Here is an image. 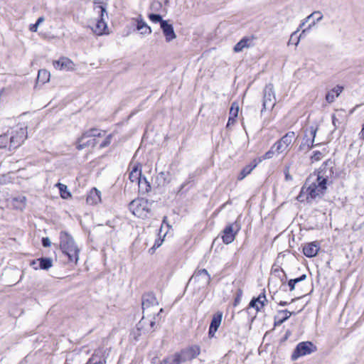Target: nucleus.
Listing matches in <instances>:
<instances>
[{"instance_id": "nucleus-26", "label": "nucleus", "mask_w": 364, "mask_h": 364, "mask_svg": "<svg viewBox=\"0 0 364 364\" xmlns=\"http://www.w3.org/2000/svg\"><path fill=\"white\" fill-rule=\"evenodd\" d=\"M251 42L252 38L244 37L234 46L233 50L235 53L241 52L244 48H250L251 46Z\"/></svg>"}, {"instance_id": "nucleus-29", "label": "nucleus", "mask_w": 364, "mask_h": 364, "mask_svg": "<svg viewBox=\"0 0 364 364\" xmlns=\"http://www.w3.org/2000/svg\"><path fill=\"white\" fill-rule=\"evenodd\" d=\"M259 301H267L266 294H265V290L263 289L262 292L257 296V297H253L250 304H249V308H253L256 310L257 312L259 311V309L258 308V304H256V302Z\"/></svg>"}, {"instance_id": "nucleus-49", "label": "nucleus", "mask_w": 364, "mask_h": 364, "mask_svg": "<svg viewBox=\"0 0 364 364\" xmlns=\"http://www.w3.org/2000/svg\"><path fill=\"white\" fill-rule=\"evenodd\" d=\"M312 17H315L316 21L318 22L322 19L323 15L320 11H314L311 14H310L308 17L306 18V21H309Z\"/></svg>"}, {"instance_id": "nucleus-55", "label": "nucleus", "mask_w": 364, "mask_h": 364, "mask_svg": "<svg viewBox=\"0 0 364 364\" xmlns=\"http://www.w3.org/2000/svg\"><path fill=\"white\" fill-rule=\"evenodd\" d=\"M306 277H307L306 274H303L300 277H299L297 278H295V279H292L295 281V284H296L297 283L301 282L305 280L306 279Z\"/></svg>"}, {"instance_id": "nucleus-62", "label": "nucleus", "mask_w": 364, "mask_h": 364, "mask_svg": "<svg viewBox=\"0 0 364 364\" xmlns=\"http://www.w3.org/2000/svg\"><path fill=\"white\" fill-rule=\"evenodd\" d=\"M359 136L360 139L364 140V124H363L362 129L359 133Z\"/></svg>"}, {"instance_id": "nucleus-8", "label": "nucleus", "mask_w": 364, "mask_h": 364, "mask_svg": "<svg viewBox=\"0 0 364 364\" xmlns=\"http://www.w3.org/2000/svg\"><path fill=\"white\" fill-rule=\"evenodd\" d=\"M210 282V276L205 269H197L190 278L188 283L198 284V288L207 287Z\"/></svg>"}, {"instance_id": "nucleus-22", "label": "nucleus", "mask_w": 364, "mask_h": 364, "mask_svg": "<svg viewBox=\"0 0 364 364\" xmlns=\"http://www.w3.org/2000/svg\"><path fill=\"white\" fill-rule=\"evenodd\" d=\"M87 203L89 205H96L101 201L100 191L93 188L88 193L86 198Z\"/></svg>"}, {"instance_id": "nucleus-41", "label": "nucleus", "mask_w": 364, "mask_h": 364, "mask_svg": "<svg viewBox=\"0 0 364 364\" xmlns=\"http://www.w3.org/2000/svg\"><path fill=\"white\" fill-rule=\"evenodd\" d=\"M149 18L153 23H160V26H161V22L166 21V20H163L162 16L158 14H150L149 15Z\"/></svg>"}, {"instance_id": "nucleus-35", "label": "nucleus", "mask_w": 364, "mask_h": 364, "mask_svg": "<svg viewBox=\"0 0 364 364\" xmlns=\"http://www.w3.org/2000/svg\"><path fill=\"white\" fill-rule=\"evenodd\" d=\"M26 198L25 196H19L12 200V204L16 209L22 210L26 206Z\"/></svg>"}, {"instance_id": "nucleus-33", "label": "nucleus", "mask_w": 364, "mask_h": 364, "mask_svg": "<svg viewBox=\"0 0 364 364\" xmlns=\"http://www.w3.org/2000/svg\"><path fill=\"white\" fill-rule=\"evenodd\" d=\"M142 177L141 170L137 166L133 167L129 173V178L132 182H138Z\"/></svg>"}, {"instance_id": "nucleus-50", "label": "nucleus", "mask_w": 364, "mask_h": 364, "mask_svg": "<svg viewBox=\"0 0 364 364\" xmlns=\"http://www.w3.org/2000/svg\"><path fill=\"white\" fill-rule=\"evenodd\" d=\"M41 242H42V245L44 247H50V245H51V242H50V240L49 239V237H43L42 238V240H41Z\"/></svg>"}, {"instance_id": "nucleus-58", "label": "nucleus", "mask_w": 364, "mask_h": 364, "mask_svg": "<svg viewBox=\"0 0 364 364\" xmlns=\"http://www.w3.org/2000/svg\"><path fill=\"white\" fill-rule=\"evenodd\" d=\"M8 139H9V136L7 134L1 135L0 136V142L1 144L3 143H7Z\"/></svg>"}, {"instance_id": "nucleus-57", "label": "nucleus", "mask_w": 364, "mask_h": 364, "mask_svg": "<svg viewBox=\"0 0 364 364\" xmlns=\"http://www.w3.org/2000/svg\"><path fill=\"white\" fill-rule=\"evenodd\" d=\"M304 188L303 187L301 190V192L299 194V196H297L296 199L300 201V202H303L304 200Z\"/></svg>"}, {"instance_id": "nucleus-63", "label": "nucleus", "mask_w": 364, "mask_h": 364, "mask_svg": "<svg viewBox=\"0 0 364 364\" xmlns=\"http://www.w3.org/2000/svg\"><path fill=\"white\" fill-rule=\"evenodd\" d=\"M289 304V302L287 301H281L279 303V306H287Z\"/></svg>"}, {"instance_id": "nucleus-28", "label": "nucleus", "mask_w": 364, "mask_h": 364, "mask_svg": "<svg viewBox=\"0 0 364 364\" xmlns=\"http://www.w3.org/2000/svg\"><path fill=\"white\" fill-rule=\"evenodd\" d=\"M137 183L140 193L144 194L150 191L151 185L145 176H142Z\"/></svg>"}, {"instance_id": "nucleus-21", "label": "nucleus", "mask_w": 364, "mask_h": 364, "mask_svg": "<svg viewBox=\"0 0 364 364\" xmlns=\"http://www.w3.org/2000/svg\"><path fill=\"white\" fill-rule=\"evenodd\" d=\"M258 164L259 161H257V159H253L248 165L245 166L241 170L240 174L237 176V180H243L246 176L251 173L253 169L255 168Z\"/></svg>"}, {"instance_id": "nucleus-1", "label": "nucleus", "mask_w": 364, "mask_h": 364, "mask_svg": "<svg viewBox=\"0 0 364 364\" xmlns=\"http://www.w3.org/2000/svg\"><path fill=\"white\" fill-rule=\"evenodd\" d=\"M153 202L145 198H136L129 204V209L136 217L146 218L151 211Z\"/></svg>"}, {"instance_id": "nucleus-12", "label": "nucleus", "mask_w": 364, "mask_h": 364, "mask_svg": "<svg viewBox=\"0 0 364 364\" xmlns=\"http://www.w3.org/2000/svg\"><path fill=\"white\" fill-rule=\"evenodd\" d=\"M93 10L97 15V19L107 20L108 14L107 11V4L101 2L99 0H94Z\"/></svg>"}, {"instance_id": "nucleus-2", "label": "nucleus", "mask_w": 364, "mask_h": 364, "mask_svg": "<svg viewBox=\"0 0 364 364\" xmlns=\"http://www.w3.org/2000/svg\"><path fill=\"white\" fill-rule=\"evenodd\" d=\"M334 163L331 159L324 161L319 168L317 173L316 181H318V186L322 189H326V184L329 178L334 174Z\"/></svg>"}, {"instance_id": "nucleus-52", "label": "nucleus", "mask_w": 364, "mask_h": 364, "mask_svg": "<svg viewBox=\"0 0 364 364\" xmlns=\"http://www.w3.org/2000/svg\"><path fill=\"white\" fill-rule=\"evenodd\" d=\"M284 172L286 181H291L293 179L292 176L289 173V167H286L284 168Z\"/></svg>"}, {"instance_id": "nucleus-53", "label": "nucleus", "mask_w": 364, "mask_h": 364, "mask_svg": "<svg viewBox=\"0 0 364 364\" xmlns=\"http://www.w3.org/2000/svg\"><path fill=\"white\" fill-rule=\"evenodd\" d=\"M163 242V240L161 238H158L155 240L154 245L151 248V250H156V248L159 247Z\"/></svg>"}, {"instance_id": "nucleus-5", "label": "nucleus", "mask_w": 364, "mask_h": 364, "mask_svg": "<svg viewBox=\"0 0 364 364\" xmlns=\"http://www.w3.org/2000/svg\"><path fill=\"white\" fill-rule=\"evenodd\" d=\"M317 350L316 346L311 341H303L299 343L295 350L291 355L293 360H296L298 358L309 355Z\"/></svg>"}, {"instance_id": "nucleus-14", "label": "nucleus", "mask_w": 364, "mask_h": 364, "mask_svg": "<svg viewBox=\"0 0 364 364\" xmlns=\"http://www.w3.org/2000/svg\"><path fill=\"white\" fill-rule=\"evenodd\" d=\"M326 189H322L320 186H318V181L312 183L307 188H306V200H309V198L315 199L317 196H319V193H323Z\"/></svg>"}, {"instance_id": "nucleus-30", "label": "nucleus", "mask_w": 364, "mask_h": 364, "mask_svg": "<svg viewBox=\"0 0 364 364\" xmlns=\"http://www.w3.org/2000/svg\"><path fill=\"white\" fill-rule=\"evenodd\" d=\"M136 29L141 31V34H150L151 33V27L142 19L139 18L136 20Z\"/></svg>"}, {"instance_id": "nucleus-51", "label": "nucleus", "mask_w": 364, "mask_h": 364, "mask_svg": "<svg viewBox=\"0 0 364 364\" xmlns=\"http://www.w3.org/2000/svg\"><path fill=\"white\" fill-rule=\"evenodd\" d=\"M299 29H297L296 31L291 33L290 38L289 40L288 44H294V42L296 41V37H298L296 36V33H298Z\"/></svg>"}, {"instance_id": "nucleus-15", "label": "nucleus", "mask_w": 364, "mask_h": 364, "mask_svg": "<svg viewBox=\"0 0 364 364\" xmlns=\"http://www.w3.org/2000/svg\"><path fill=\"white\" fill-rule=\"evenodd\" d=\"M161 28L167 42H170L176 38L173 25L168 23L167 21L161 22Z\"/></svg>"}, {"instance_id": "nucleus-11", "label": "nucleus", "mask_w": 364, "mask_h": 364, "mask_svg": "<svg viewBox=\"0 0 364 364\" xmlns=\"http://www.w3.org/2000/svg\"><path fill=\"white\" fill-rule=\"evenodd\" d=\"M26 129L23 128H19L16 131V134L11 135L9 137L10 148L16 149L18 147L26 138Z\"/></svg>"}, {"instance_id": "nucleus-43", "label": "nucleus", "mask_w": 364, "mask_h": 364, "mask_svg": "<svg viewBox=\"0 0 364 364\" xmlns=\"http://www.w3.org/2000/svg\"><path fill=\"white\" fill-rule=\"evenodd\" d=\"M195 173H190L189 176H188V179L184 182L181 185V187L179 188V191H178V193H181L183 190V188L191 182L193 181H194V178H195Z\"/></svg>"}, {"instance_id": "nucleus-47", "label": "nucleus", "mask_w": 364, "mask_h": 364, "mask_svg": "<svg viewBox=\"0 0 364 364\" xmlns=\"http://www.w3.org/2000/svg\"><path fill=\"white\" fill-rule=\"evenodd\" d=\"M242 294H243V292L241 289H238L237 290L236 295H235V297L234 299V303H233L234 306H237L240 303L242 296Z\"/></svg>"}, {"instance_id": "nucleus-25", "label": "nucleus", "mask_w": 364, "mask_h": 364, "mask_svg": "<svg viewBox=\"0 0 364 364\" xmlns=\"http://www.w3.org/2000/svg\"><path fill=\"white\" fill-rule=\"evenodd\" d=\"M343 89V87L338 85L334 87L331 91L327 92L326 95V100L328 103L334 102L336 97H338L339 95L342 92Z\"/></svg>"}, {"instance_id": "nucleus-36", "label": "nucleus", "mask_w": 364, "mask_h": 364, "mask_svg": "<svg viewBox=\"0 0 364 364\" xmlns=\"http://www.w3.org/2000/svg\"><path fill=\"white\" fill-rule=\"evenodd\" d=\"M85 134H87L88 136L90 138H95L97 137H102L105 134V131H101L96 128H92L90 129L85 132H84Z\"/></svg>"}, {"instance_id": "nucleus-38", "label": "nucleus", "mask_w": 364, "mask_h": 364, "mask_svg": "<svg viewBox=\"0 0 364 364\" xmlns=\"http://www.w3.org/2000/svg\"><path fill=\"white\" fill-rule=\"evenodd\" d=\"M275 153H276L275 149H273V145H272L271 149L268 151H267L262 156L257 159V161H259V164L263 160L272 159L274 156Z\"/></svg>"}, {"instance_id": "nucleus-3", "label": "nucleus", "mask_w": 364, "mask_h": 364, "mask_svg": "<svg viewBox=\"0 0 364 364\" xmlns=\"http://www.w3.org/2000/svg\"><path fill=\"white\" fill-rule=\"evenodd\" d=\"M200 353V348L198 345H193L181 351L174 353L176 361L178 364L191 361L196 358Z\"/></svg>"}, {"instance_id": "nucleus-19", "label": "nucleus", "mask_w": 364, "mask_h": 364, "mask_svg": "<svg viewBox=\"0 0 364 364\" xmlns=\"http://www.w3.org/2000/svg\"><path fill=\"white\" fill-rule=\"evenodd\" d=\"M278 315L275 316L274 318V326H279L282 325L284 322L287 321L289 317L294 314V312H291L288 311L287 309L284 310H279L277 312Z\"/></svg>"}, {"instance_id": "nucleus-24", "label": "nucleus", "mask_w": 364, "mask_h": 364, "mask_svg": "<svg viewBox=\"0 0 364 364\" xmlns=\"http://www.w3.org/2000/svg\"><path fill=\"white\" fill-rule=\"evenodd\" d=\"M146 319L144 318V316L142 317V318L139 321V322L137 323V329L139 331H154L155 330L154 327L156 326V322L154 320H151L149 321V327L146 328L145 325L146 324Z\"/></svg>"}, {"instance_id": "nucleus-64", "label": "nucleus", "mask_w": 364, "mask_h": 364, "mask_svg": "<svg viewBox=\"0 0 364 364\" xmlns=\"http://www.w3.org/2000/svg\"><path fill=\"white\" fill-rule=\"evenodd\" d=\"M308 21H306V18L304 19V21L299 25V27L297 28L299 29V31L305 25V23L307 22Z\"/></svg>"}, {"instance_id": "nucleus-7", "label": "nucleus", "mask_w": 364, "mask_h": 364, "mask_svg": "<svg viewBox=\"0 0 364 364\" xmlns=\"http://www.w3.org/2000/svg\"><path fill=\"white\" fill-rule=\"evenodd\" d=\"M263 104L261 113L266 109H272L276 104V97L274 91V86L269 83L267 85L263 91Z\"/></svg>"}, {"instance_id": "nucleus-39", "label": "nucleus", "mask_w": 364, "mask_h": 364, "mask_svg": "<svg viewBox=\"0 0 364 364\" xmlns=\"http://www.w3.org/2000/svg\"><path fill=\"white\" fill-rule=\"evenodd\" d=\"M59 188L60 196L63 198H68V191L66 185L62 183H57L56 185Z\"/></svg>"}, {"instance_id": "nucleus-27", "label": "nucleus", "mask_w": 364, "mask_h": 364, "mask_svg": "<svg viewBox=\"0 0 364 364\" xmlns=\"http://www.w3.org/2000/svg\"><path fill=\"white\" fill-rule=\"evenodd\" d=\"M107 20L97 19L95 26L92 28L94 33L98 36L105 33V30L107 28Z\"/></svg>"}, {"instance_id": "nucleus-61", "label": "nucleus", "mask_w": 364, "mask_h": 364, "mask_svg": "<svg viewBox=\"0 0 364 364\" xmlns=\"http://www.w3.org/2000/svg\"><path fill=\"white\" fill-rule=\"evenodd\" d=\"M235 122V119H231V116L229 117L227 127H229L230 124H233Z\"/></svg>"}, {"instance_id": "nucleus-56", "label": "nucleus", "mask_w": 364, "mask_h": 364, "mask_svg": "<svg viewBox=\"0 0 364 364\" xmlns=\"http://www.w3.org/2000/svg\"><path fill=\"white\" fill-rule=\"evenodd\" d=\"M19 273H20V271L18 269H14L11 271L10 274L11 277L16 279V277L19 276ZM15 280L16 279H14V281H15Z\"/></svg>"}, {"instance_id": "nucleus-46", "label": "nucleus", "mask_w": 364, "mask_h": 364, "mask_svg": "<svg viewBox=\"0 0 364 364\" xmlns=\"http://www.w3.org/2000/svg\"><path fill=\"white\" fill-rule=\"evenodd\" d=\"M112 137L113 134H109V135H107L105 140L100 144V148L103 149L108 146L111 144Z\"/></svg>"}, {"instance_id": "nucleus-34", "label": "nucleus", "mask_w": 364, "mask_h": 364, "mask_svg": "<svg viewBox=\"0 0 364 364\" xmlns=\"http://www.w3.org/2000/svg\"><path fill=\"white\" fill-rule=\"evenodd\" d=\"M36 261L39 262V268L41 269L47 270L53 265V260L49 257H41L37 259Z\"/></svg>"}, {"instance_id": "nucleus-4", "label": "nucleus", "mask_w": 364, "mask_h": 364, "mask_svg": "<svg viewBox=\"0 0 364 364\" xmlns=\"http://www.w3.org/2000/svg\"><path fill=\"white\" fill-rule=\"evenodd\" d=\"M318 131V127L311 126L305 131L303 141L299 146V150L308 151L314 146L320 145V143L314 144L315 137Z\"/></svg>"}, {"instance_id": "nucleus-17", "label": "nucleus", "mask_w": 364, "mask_h": 364, "mask_svg": "<svg viewBox=\"0 0 364 364\" xmlns=\"http://www.w3.org/2000/svg\"><path fill=\"white\" fill-rule=\"evenodd\" d=\"M158 301L153 293H146L142 296V309L144 311L146 309L158 305Z\"/></svg>"}, {"instance_id": "nucleus-45", "label": "nucleus", "mask_w": 364, "mask_h": 364, "mask_svg": "<svg viewBox=\"0 0 364 364\" xmlns=\"http://www.w3.org/2000/svg\"><path fill=\"white\" fill-rule=\"evenodd\" d=\"M323 153L320 151H313V154L311 156V162L314 161H320L323 157Z\"/></svg>"}, {"instance_id": "nucleus-48", "label": "nucleus", "mask_w": 364, "mask_h": 364, "mask_svg": "<svg viewBox=\"0 0 364 364\" xmlns=\"http://www.w3.org/2000/svg\"><path fill=\"white\" fill-rule=\"evenodd\" d=\"M44 21V18L43 16H41L38 18V20L36 21V23L34 24H31L30 25V31H32V32H36L37 31V29H38V26Z\"/></svg>"}, {"instance_id": "nucleus-40", "label": "nucleus", "mask_w": 364, "mask_h": 364, "mask_svg": "<svg viewBox=\"0 0 364 364\" xmlns=\"http://www.w3.org/2000/svg\"><path fill=\"white\" fill-rule=\"evenodd\" d=\"M239 112V106L236 102H233L231 105L230 109V116H231V119H236L238 115Z\"/></svg>"}, {"instance_id": "nucleus-59", "label": "nucleus", "mask_w": 364, "mask_h": 364, "mask_svg": "<svg viewBox=\"0 0 364 364\" xmlns=\"http://www.w3.org/2000/svg\"><path fill=\"white\" fill-rule=\"evenodd\" d=\"M216 331H217V330H215V329L214 330L211 327H209V330H208L209 338H213L215 336V333Z\"/></svg>"}, {"instance_id": "nucleus-32", "label": "nucleus", "mask_w": 364, "mask_h": 364, "mask_svg": "<svg viewBox=\"0 0 364 364\" xmlns=\"http://www.w3.org/2000/svg\"><path fill=\"white\" fill-rule=\"evenodd\" d=\"M223 318V313L220 311L217 312L215 314L213 315V318L211 320L210 327L213 328L214 330L218 329V328L220 326L221 321Z\"/></svg>"}, {"instance_id": "nucleus-13", "label": "nucleus", "mask_w": 364, "mask_h": 364, "mask_svg": "<svg viewBox=\"0 0 364 364\" xmlns=\"http://www.w3.org/2000/svg\"><path fill=\"white\" fill-rule=\"evenodd\" d=\"M320 250L319 243L316 241L307 243L303 247V253L307 257H315Z\"/></svg>"}, {"instance_id": "nucleus-31", "label": "nucleus", "mask_w": 364, "mask_h": 364, "mask_svg": "<svg viewBox=\"0 0 364 364\" xmlns=\"http://www.w3.org/2000/svg\"><path fill=\"white\" fill-rule=\"evenodd\" d=\"M53 65L56 70H67L68 68V58L62 57L57 60H54Z\"/></svg>"}, {"instance_id": "nucleus-6", "label": "nucleus", "mask_w": 364, "mask_h": 364, "mask_svg": "<svg viewBox=\"0 0 364 364\" xmlns=\"http://www.w3.org/2000/svg\"><path fill=\"white\" fill-rule=\"evenodd\" d=\"M240 229L241 225L237 220H235L232 223L228 224L222 232L223 242L226 245L232 243L235 240V236L239 232Z\"/></svg>"}, {"instance_id": "nucleus-23", "label": "nucleus", "mask_w": 364, "mask_h": 364, "mask_svg": "<svg viewBox=\"0 0 364 364\" xmlns=\"http://www.w3.org/2000/svg\"><path fill=\"white\" fill-rule=\"evenodd\" d=\"M60 248L63 254L68 256V233L65 231L60 232Z\"/></svg>"}, {"instance_id": "nucleus-37", "label": "nucleus", "mask_w": 364, "mask_h": 364, "mask_svg": "<svg viewBox=\"0 0 364 364\" xmlns=\"http://www.w3.org/2000/svg\"><path fill=\"white\" fill-rule=\"evenodd\" d=\"M50 73L46 70H40L38 74V80L45 83L49 80Z\"/></svg>"}, {"instance_id": "nucleus-44", "label": "nucleus", "mask_w": 364, "mask_h": 364, "mask_svg": "<svg viewBox=\"0 0 364 364\" xmlns=\"http://www.w3.org/2000/svg\"><path fill=\"white\" fill-rule=\"evenodd\" d=\"M315 23H316V21H314L312 22V23H311V24H309V25L308 28H306L304 29V30L301 31V33H300V35H299L298 37H296V41L294 42V45H295V46H297V45L299 44V41H300V38H301V37H303V36H304V33H305L306 31H309V30L311 28V27H312V26H314L315 25Z\"/></svg>"}, {"instance_id": "nucleus-18", "label": "nucleus", "mask_w": 364, "mask_h": 364, "mask_svg": "<svg viewBox=\"0 0 364 364\" xmlns=\"http://www.w3.org/2000/svg\"><path fill=\"white\" fill-rule=\"evenodd\" d=\"M105 354V352L102 349L99 348L95 350L86 364H105L106 356Z\"/></svg>"}, {"instance_id": "nucleus-54", "label": "nucleus", "mask_w": 364, "mask_h": 364, "mask_svg": "<svg viewBox=\"0 0 364 364\" xmlns=\"http://www.w3.org/2000/svg\"><path fill=\"white\" fill-rule=\"evenodd\" d=\"M295 286H296V284H295L294 280L291 279L288 281V287L289 288L290 291H292L295 289Z\"/></svg>"}, {"instance_id": "nucleus-10", "label": "nucleus", "mask_w": 364, "mask_h": 364, "mask_svg": "<svg viewBox=\"0 0 364 364\" xmlns=\"http://www.w3.org/2000/svg\"><path fill=\"white\" fill-rule=\"evenodd\" d=\"M97 144V139L95 138H90L87 134L84 132L75 142V147L77 150H82L88 147H95Z\"/></svg>"}, {"instance_id": "nucleus-16", "label": "nucleus", "mask_w": 364, "mask_h": 364, "mask_svg": "<svg viewBox=\"0 0 364 364\" xmlns=\"http://www.w3.org/2000/svg\"><path fill=\"white\" fill-rule=\"evenodd\" d=\"M271 275L272 277H276L279 279L282 286H284L287 282V277L283 269L276 263H274L271 269Z\"/></svg>"}, {"instance_id": "nucleus-42", "label": "nucleus", "mask_w": 364, "mask_h": 364, "mask_svg": "<svg viewBox=\"0 0 364 364\" xmlns=\"http://www.w3.org/2000/svg\"><path fill=\"white\" fill-rule=\"evenodd\" d=\"M159 364H178L174 355H171L164 359Z\"/></svg>"}, {"instance_id": "nucleus-60", "label": "nucleus", "mask_w": 364, "mask_h": 364, "mask_svg": "<svg viewBox=\"0 0 364 364\" xmlns=\"http://www.w3.org/2000/svg\"><path fill=\"white\" fill-rule=\"evenodd\" d=\"M259 305L258 304V308L259 309V311L265 306L267 301H258Z\"/></svg>"}, {"instance_id": "nucleus-20", "label": "nucleus", "mask_w": 364, "mask_h": 364, "mask_svg": "<svg viewBox=\"0 0 364 364\" xmlns=\"http://www.w3.org/2000/svg\"><path fill=\"white\" fill-rule=\"evenodd\" d=\"M80 251V249L77 246L73 238L70 237V265L72 262H74L75 264L77 263Z\"/></svg>"}, {"instance_id": "nucleus-9", "label": "nucleus", "mask_w": 364, "mask_h": 364, "mask_svg": "<svg viewBox=\"0 0 364 364\" xmlns=\"http://www.w3.org/2000/svg\"><path fill=\"white\" fill-rule=\"evenodd\" d=\"M294 137L295 133L294 132H288L280 139L277 141L273 144V149H275L276 153L280 154L287 150Z\"/></svg>"}]
</instances>
